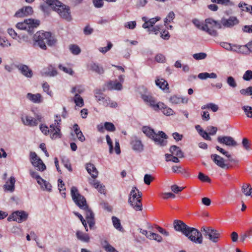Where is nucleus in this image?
Here are the masks:
<instances>
[{"label": "nucleus", "instance_id": "obj_47", "mask_svg": "<svg viewBox=\"0 0 252 252\" xmlns=\"http://www.w3.org/2000/svg\"><path fill=\"white\" fill-rule=\"evenodd\" d=\"M7 32L12 38L17 40L19 35H18L17 33L13 29L11 28L7 29Z\"/></svg>", "mask_w": 252, "mask_h": 252}, {"label": "nucleus", "instance_id": "obj_63", "mask_svg": "<svg viewBox=\"0 0 252 252\" xmlns=\"http://www.w3.org/2000/svg\"><path fill=\"white\" fill-rule=\"evenodd\" d=\"M207 56L204 53H196L193 55V57L197 60L204 59Z\"/></svg>", "mask_w": 252, "mask_h": 252}, {"label": "nucleus", "instance_id": "obj_6", "mask_svg": "<svg viewBox=\"0 0 252 252\" xmlns=\"http://www.w3.org/2000/svg\"><path fill=\"white\" fill-rule=\"evenodd\" d=\"M205 25L206 26L205 32L213 36H217L218 35V32L216 29L221 28V25L220 23L212 18L205 19Z\"/></svg>", "mask_w": 252, "mask_h": 252}, {"label": "nucleus", "instance_id": "obj_41", "mask_svg": "<svg viewBox=\"0 0 252 252\" xmlns=\"http://www.w3.org/2000/svg\"><path fill=\"white\" fill-rule=\"evenodd\" d=\"M0 46L4 48L10 47L11 44L6 37L0 36Z\"/></svg>", "mask_w": 252, "mask_h": 252}, {"label": "nucleus", "instance_id": "obj_54", "mask_svg": "<svg viewBox=\"0 0 252 252\" xmlns=\"http://www.w3.org/2000/svg\"><path fill=\"white\" fill-rule=\"evenodd\" d=\"M74 214L76 216H77L78 217V218L81 220L82 224L83 225V226L85 227V230L86 231H88V228L86 220L83 218V216L79 213H74Z\"/></svg>", "mask_w": 252, "mask_h": 252}, {"label": "nucleus", "instance_id": "obj_51", "mask_svg": "<svg viewBox=\"0 0 252 252\" xmlns=\"http://www.w3.org/2000/svg\"><path fill=\"white\" fill-rule=\"evenodd\" d=\"M69 49L74 55H78L81 52L80 48L76 45H71Z\"/></svg>", "mask_w": 252, "mask_h": 252}, {"label": "nucleus", "instance_id": "obj_57", "mask_svg": "<svg viewBox=\"0 0 252 252\" xmlns=\"http://www.w3.org/2000/svg\"><path fill=\"white\" fill-rule=\"evenodd\" d=\"M243 79L245 81H250L252 79V71L247 70L243 75Z\"/></svg>", "mask_w": 252, "mask_h": 252}, {"label": "nucleus", "instance_id": "obj_15", "mask_svg": "<svg viewBox=\"0 0 252 252\" xmlns=\"http://www.w3.org/2000/svg\"><path fill=\"white\" fill-rule=\"evenodd\" d=\"M130 145L134 151L141 152L144 150V145L141 140L137 136H132L131 138Z\"/></svg>", "mask_w": 252, "mask_h": 252}, {"label": "nucleus", "instance_id": "obj_11", "mask_svg": "<svg viewBox=\"0 0 252 252\" xmlns=\"http://www.w3.org/2000/svg\"><path fill=\"white\" fill-rule=\"evenodd\" d=\"M16 27L20 30L25 31L31 35L32 34V19L29 18L24 20L22 22L17 23Z\"/></svg>", "mask_w": 252, "mask_h": 252}, {"label": "nucleus", "instance_id": "obj_48", "mask_svg": "<svg viewBox=\"0 0 252 252\" xmlns=\"http://www.w3.org/2000/svg\"><path fill=\"white\" fill-rule=\"evenodd\" d=\"M240 93L243 95H252V87L250 86L246 89H242L240 90Z\"/></svg>", "mask_w": 252, "mask_h": 252}, {"label": "nucleus", "instance_id": "obj_33", "mask_svg": "<svg viewBox=\"0 0 252 252\" xmlns=\"http://www.w3.org/2000/svg\"><path fill=\"white\" fill-rule=\"evenodd\" d=\"M91 69L99 74H102L104 72L103 68L95 63H93L91 65Z\"/></svg>", "mask_w": 252, "mask_h": 252}, {"label": "nucleus", "instance_id": "obj_39", "mask_svg": "<svg viewBox=\"0 0 252 252\" xmlns=\"http://www.w3.org/2000/svg\"><path fill=\"white\" fill-rule=\"evenodd\" d=\"M147 238L150 240H155L158 242H160L162 240V237L159 235L150 232H149V235L147 236Z\"/></svg>", "mask_w": 252, "mask_h": 252}, {"label": "nucleus", "instance_id": "obj_45", "mask_svg": "<svg viewBox=\"0 0 252 252\" xmlns=\"http://www.w3.org/2000/svg\"><path fill=\"white\" fill-rule=\"evenodd\" d=\"M213 3H217L219 4H222L225 6L232 5L230 0H211Z\"/></svg>", "mask_w": 252, "mask_h": 252}, {"label": "nucleus", "instance_id": "obj_28", "mask_svg": "<svg viewBox=\"0 0 252 252\" xmlns=\"http://www.w3.org/2000/svg\"><path fill=\"white\" fill-rule=\"evenodd\" d=\"M76 236L77 239L82 242L85 243H89L90 242V236L87 233H85L81 231H77L76 233Z\"/></svg>", "mask_w": 252, "mask_h": 252}, {"label": "nucleus", "instance_id": "obj_56", "mask_svg": "<svg viewBox=\"0 0 252 252\" xmlns=\"http://www.w3.org/2000/svg\"><path fill=\"white\" fill-rule=\"evenodd\" d=\"M154 179V178L150 174H146L144 175V182L147 185H149Z\"/></svg>", "mask_w": 252, "mask_h": 252}, {"label": "nucleus", "instance_id": "obj_25", "mask_svg": "<svg viewBox=\"0 0 252 252\" xmlns=\"http://www.w3.org/2000/svg\"><path fill=\"white\" fill-rule=\"evenodd\" d=\"M156 85L162 90L169 92V86L167 82L163 78L157 79L155 81Z\"/></svg>", "mask_w": 252, "mask_h": 252}, {"label": "nucleus", "instance_id": "obj_23", "mask_svg": "<svg viewBox=\"0 0 252 252\" xmlns=\"http://www.w3.org/2000/svg\"><path fill=\"white\" fill-rule=\"evenodd\" d=\"M160 19L159 17H156L155 18H152L149 19V20H146V17H143L142 20L145 22L142 25V27L144 29H150L151 27L154 26V25Z\"/></svg>", "mask_w": 252, "mask_h": 252}, {"label": "nucleus", "instance_id": "obj_27", "mask_svg": "<svg viewBox=\"0 0 252 252\" xmlns=\"http://www.w3.org/2000/svg\"><path fill=\"white\" fill-rule=\"evenodd\" d=\"M170 152L172 155H174L178 158H182L184 157V153L180 147L173 145L170 147Z\"/></svg>", "mask_w": 252, "mask_h": 252}, {"label": "nucleus", "instance_id": "obj_2", "mask_svg": "<svg viewBox=\"0 0 252 252\" xmlns=\"http://www.w3.org/2000/svg\"><path fill=\"white\" fill-rule=\"evenodd\" d=\"M56 118L54 123L50 126V129L47 126L43 124L40 125L39 127L40 130L44 134L47 135L50 134V137L52 139L61 138L62 136L60 126L61 122L60 116L56 115Z\"/></svg>", "mask_w": 252, "mask_h": 252}, {"label": "nucleus", "instance_id": "obj_24", "mask_svg": "<svg viewBox=\"0 0 252 252\" xmlns=\"http://www.w3.org/2000/svg\"><path fill=\"white\" fill-rule=\"evenodd\" d=\"M86 169L93 179H95L97 177L98 171L93 164L91 163H86Z\"/></svg>", "mask_w": 252, "mask_h": 252}, {"label": "nucleus", "instance_id": "obj_61", "mask_svg": "<svg viewBox=\"0 0 252 252\" xmlns=\"http://www.w3.org/2000/svg\"><path fill=\"white\" fill-rule=\"evenodd\" d=\"M148 29V32L149 33H154L155 34H157L160 31V27L159 26H156L155 27L153 26Z\"/></svg>", "mask_w": 252, "mask_h": 252}, {"label": "nucleus", "instance_id": "obj_50", "mask_svg": "<svg viewBox=\"0 0 252 252\" xmlns=\"http://www.w3.org/2000/svg\"><path fill=\"white\" fill-rule=\"evenodd\" d=\"M245 114L249 118H252V107L249 106H244L242 107Z\"/></svg>", "mask_w": 252, "mask_h": 252}, {"label": "nucleus", "instance_id": "obj_16", "mask_svg": "<svg viewBox=\"0 0 252 252\" xmlns=\"http://www.w3.org/2000/svg\"><path fill=\"white\" fill-rule=\"evenodd\" d=\"M211 158L213 162L219 167L222 169H228L229 166L225 163L224 158L217 154H212L211 155Z\"/></svg>", "mask_w": 252, "mask_h": 252}, {"label": "nucleus", "instance_id": "obj_14", "mask_svg": "<svg viewBox=\"0 0 252 252\" xmlns=\"http://www.w3.org/2000/svg\"><path fill=\"white\" fill-rule=\"evenodd\" d=\"M137 198L128 197V202L135 211H142L143 209L141 202L142 193L139 194Z\"/></svg>", "mask_w": 252, "mask_h": 252}, {"label": "nucleus", "instance_id": "obj_30", "mask_svg": "<svg viewBox=\"0 0 252 252\" xmlns=\"http://www.w3.org/2000/svg\"><path fill=\"white\" fill-rule=\"evenodd\" d=\"M21 119L22 123L25 126H32V118L30 115L26 113H23L21 116Z\"/></svg>", "mask_w": 252, "mask_h": 252}, {"label": "nucleus", "instance_id": "obj_53", "mask_svg": "<svg viewBox=\"0 0 252 252\" xmlns=\"http://www.w3.org/2000/svg\"><path fill=\"white\" fill-rule=\"evenodd\" d=\"M198 178L199 180L202 182L208 183L211 182V179L209 177L201 172L199 173Z\"/></svg>", "mask_w": 252, "mask_h": 252}, {"label": "nucleus", "instance_id": "obj_64", "mask_svg": "<svg viewBox=\"0 0 252 252\" xmlns=\"http://www.w3.org/2000/svg\"><path fill=\"white\" fill-rule=\"evenodd\" d=\"M239 7L241 8L243 11L249 12L250 10L251 5H249L248 4L245 2H240L239 4Z\"/></svg>", "mask_w": 252, "mask_h": 252}, {"label": "nucleus", "instance_id": "obj_3", "mask_svg": "<svg viewBox=\"0 0 252 252\" xmlns=\"http://www.w3.org/2000/svg\"><path fill=\"white\" fill-rule=\"evenodd\" d=\"M35 43L42 49L46 50V43L49 46L55 45L57 40L52 36L51 32L43 31L37 32L33 36Z\"/></svg>", "mask_w": 252, "mask_h": 252}, {"label": "nucleus", "instance_id": "obj_42", "mask_svg": "<svg viewBox=\"0 0 252 252\" xmlns=\"http://www.w3.org/2000/svg\"><path fill=\"white\" fill-rule=\"evenodd\" d=\"M175 17V15L174 12L170 11L164 20V25L166 26L169 23L172 22Z\"/></svg>", "mask_w": 252, "mask_h": 252}, {"label": "nucleus", "instance_id": "obj_62", "mask_svg": "<svg viewBox=\"0 0 252 252\" xmlns=\"http://www.w3.org/2000/svg\"><path fill=\"white\" fill-rule=\"evenodd\" d=\"M59 68L60 69L63 70V72H64L66 73H68L69 74L72 75L73 73V71L70 67H66L63 66L61 64H60L59 65Z\"/></svg>", "mask_w": 252, "mask_h": 252}, {"label": "nucleus", "instance_id": "obj_5", "mask_svg": "<svg viewBox=\"0 0 252 252\" xmlns=\"http://www.w3.org/2000/svg\"><path fill=\"white\" fill-rule=\"evenodd\" d=\"M201 232L203 233L205 237L208 238L214 243H218L220 237V233L217 230L211 227H202Z\"/></svg>", "mask_w": 252, "mask_h": 252}, {"label": "nucleus", "instance_id": "obj_35", "mask_svg": "<svg viewBox=\"0 0 252 252\" xmlns=\"http://www.w3.org/2000/svg\"><path fill=\"white\" fill-rule=\"evenodd\" d=\"M46 76H55L57 75L58 72L56 69L52 65H50L48 67V70L44 72Z\"/></svg>", "mask_w": 252, "mask_h": 252}, {"label": "nucleus", "instance_id": "obj_34", "mask_svg": "<svg viewBox=\"0 0 252 252\" xmlns=\"http://www.w3.org/2000/svg\"><path fill=\"white\" fill-rule=\"evenodd\" d=\"M74 101L76 105L79 107H82L84 105L83 98L78 94H75Z\"/></svg>", "mask_w": 252, "mask_h": 252}, {"label": "nucleus", "instance_id": "obj_36", "mask_svg": "<svg viewBox=\"0 0 252 252\" xmlns=\"http://www.w3.org/2000/svg\"><path fill=\"white\" fill-rule=\"evenodd\" d=\"M193 24L199 30L205 32V23L201 22L199 20L194 19L192 20Z\"/></svg>", "mask_w": 252, "mask_h": 252}, {"label": "nucleus", "instance_id": "obj_55", "mask_svg": "<svg viewBox=\"0 0 252 252\" xmlns=\"http://www.w3.org/2000/svg\"><path fill=\"white\" fill-rule=\"evenodd\" d=\"M42 88L44 92L46 93L50 96H52V92L50 90V86L47 82H44L43 83Z\"/></svg>", "mask_w": 252, "mask_h": 252}, {"label": "nucleus", "instance_id": "obj_19", "mask_svg": "<svg viewBox=\"0 0 252 252\" xmlns=\"http://www.w3.org/2000/svg\"><path fill=\"white\" fill-rule=\"evenodd\" d=\"M32 13V7L24 6L19 9L15 13L14 16L17 18H23L30 15Z\"/></svg>", "mask_w": 252, "mask_h": 252}, {"label": "nucleus", "instance_id": "obj_52", "mask_svg": "<svg viewBox=\"0 0 252 252\" xmlns=\"http://www.w3.org/2000/svg\"><path fill=\"white\" fill-rule=\"evenodd\" d=\"M163 109L162 112L166 116L172 115L174 114V111L170 108L165 107L164 104L163 108H159L158 109Z\"/></svg>", "mask_w": 252, "mask_h": 252}, {"label": "nucleus", "instance_id": "obj_38", "mask_svg": "<svg viewBox=\"0 0 252 252\" xmlns=\"http://www.w3.org/2000/svg\"><path fill=\"white\" fill-rule=\"evenodd\" d=\"M174 155L171 154H165V160L166 161H172L175 163H178L180 162L178 157L174 156Z\"/></svg>", "mask_w": 252, "mask_h": 252}, {"label": "nucleus", "instance_id": "obj_58", "mask_svg": "<svg viewBox=\"0 0 252 252\" xmlns=\"http://www.w3.org/2000/svg\"><path fill=\"white\" fill-rule=\"evenodd\" d=\"M199 134L203 137L205 139L211 141L212 138L209 135V132L207 133L206 131L203 130L202 129H200L199 131Z\"/></svg>", "mask_w": 252, "mask_h": 252}, {"label": "nucleus", "instance_id": "obj_32", "mask_svg": "<svg viewBox=\"0 0 252 252\" xmlns=\"http://www.w3.org/2000/svg\"><path fill=\"white\" fill-rule=\"evenodd\" d=\"M198 77L202 80L206 79L208 78L215 79L217 77V75L215 73L212 72L209 73L208 72L200 73L198 74Z\"/></svg>", "mask_w": 252, "mask_h": 252}, {"label": "nucleus", "instance_id": "obj_1", "mask_svg": "<svg viewBox=\"0 0 252 252\" xmlns=\"http://www.w3.org/2000/svg\"><path fill=\"white\" fill-rule=\"evenodd\" d=\"M71 195L75 204L80 209L84 211L85 218L90 228L91 229H94L95 225L94 215L87 204L85 198L79 193L78 189L75 187L71 188Z\"/></svg>", "mask_w": 252, "mask_h": 252}, {"label": "nucleus", "instance_id": "obj_49", "mask_svg": "<svg viewBox=\"0 0 252 252\" xmlns=\"http://www.w3.org/2000/svg\"><path fill=\"white\" fill-rule=\"evenodd\" d=\"M42 117L40 115L34 114V117L32 118V126H37L42 121Z\"/></svg>", "mask_w": 252, "mask_h": 252}, {"label": "nucleus", "instance_id": "obj_18", "mask_svg": "<svg viewBox=\"0 0 252 252\" xmlns=\"http://www.w3.org/2000/svg\"><path fill=\"white\" fill-rule=\"evenodd\" d=\"M95 97L97 101H101V103L104 106H108L110 101V98H105L104 94L102 92L101 90H96L94 92Z\"/></svg>", "mask_w": 252, "mask_h": 252}, {"label": "nucleus", "instance_id": "obj_9", "mask_svg": "<svg viewBox=\"0 0 252 252\" xmlns=\"http://www.w3.org/2000/svg\"><path fill=\"white\" fill-rule=\"evenodd\" d=\"M32 178H34L40 188L43 190H47L49 192L52 190V185L50 183L42 179L39 175H37L35 172H32Z\"/></svg>", "mask_w": 252, "mask_h": 252}, {"label": "nucleus", "instance_id": "obj_29", "mask_svg": "<svg viewBox=\"0 0 252 252\" xmlns=\"http://www.w3.org/2000/svg\"><path fill=\"white\" fill-rule=\"evenodd\" d=\"M242 191L246 196L252 197V188L249 184L245 183L243 185Z\"/></svg>", "mask_w": 252, "mask_h": 252}, {"label": "nucleus", "instance_id": "obj_26", "mask_svg": "<svg viewBox=\"0 0 252 252\" xmlns=\"http://www.w3.org/2000/svg\"><path fill=\"white\" fill-rule=\"evenodd\" d=\"M15 182V178L13 176L10 177L4 185V189L7 191L13 192L14 190Z\"/></svg>", "mask_w": 252, "mask_h": 252}, {"label": "nucleus", "instance_id": "obj_12", "mask_svg": "<svg viewBox=\"0 0 252 252\" xmlns=\"http://www.w3.org/2000/svg\"><path fill=\"white\" fill-rule=\"evenodd\" d=\"M27 214L24 211H16L8 218L9 221H16L19 223L24 221L27 218Z\"/></svg>", "mask_w": 252, "mask_h": 252}, {"label": "nucleus", "instance_id": "obj_37", "mask_svg": "<svg viewBox=\"0 0 252 252\" xmlns=\"http://www.w3.org/2000/svg\"><path fill=\"white\" fill-rule=\"evenodd\" d=\"M58 187H59V189L60 190V192L61 193L62 196L63 198H65V188H64V184L63 181L61 179H59L58 180Z\"/></svg>", "mask_w": 252, "mask_h": 252}, {"label": "nucleus", "instance_id": "obj_21", "mask_svg": "<svg viewBox=\"0 0 252 252\" xmlns=\"http://www.w3.org/2000/svg\"><path fill=\"white\" fill-rule=\"evenodd\" d=\"M239 23V20L235 17H230L228 19L222 18L221 24L225 27L231 28Z\"/></svg>", "mask_w": 252, "mask_h": 252}, {"label": "nucleus", "instance_id": "obj_4", "mask_svg": "<svg viewBox=\"0 0 252 252\" xmlns=\"http://www.w3.org/2000/svg\"><path fill=\"white\" fill-rule=\"evenodd\" d=\"M142 130L148 137L154 140L156 144L162 146L166 144L167 136L163 131H159L157 133L153 129L148 126H143Z\"/></svg>", "mask_w": 252, "mask_h": 252}, {"label": "nucleus", "instance_id": "obj_17", "mask_svg": "<svg viewBox=\"0 0 252 252\" xmlns=\"http://www.w3.org/2000/svg\"><path fill=\"white\" fill-rule=\"evenodd\" d=\"M218 142L228 146H236L237 144L234 139L231 136H219L217 138Z\"/></svg>", "mask_w": 252, "mask_h": 252}, {"label": "nucleus", "instance_id": "obj_40", "mask_svg": "<svg viewBox=\"0 0 252 252\" xmlns=\"http://www.w3.org/2000/svg\"><path fill=\"white\" fill-rule=\"evenodd\" d=\"M43 98L41 94L37 93L32 94V102L34 103H41L43 102Z\"/></svg>", "mask_w": 252, "mask_h": 252}, {"label": "nucleus", "instance_id": "obj_10", "mask_svg": "<svg viewBox=\"0 0 252 252\" xmlns=\"http://www.w3.org/2000/svg\"><path fill=\"white\" fill-rule=\"evenodd\" d=\"M195 230L193 232H189V235L186 236L191 242L201 244L203 243V236L201 233L196 228L190 227Z\"/></svg>", "mask_w": 252, "mask_h": 252}, {"label": "nucleus", "instance_id": "obj_60", "mask_svg": "<svg viewBox=\"0 0 252 252\" xmlns=\"http://www.w3.org/2000/svg\"><path fill=\"white\" fill-rule=\"evenodd\" d=\"M184 187H180L177 185H173L171 187L172 191L175 193H178L179 192L182 191L184 189Z\"/></svg>", "mask_w": 252, "mask_h": 252}, {"label": "nucleus", "instance_id": "obj_46", "mask_svg": "<svg viewBox=\"0 0 252 252\" xmlns=\"http://www.w3.org/2000/svg\"><path fill=\"white\" fill-rule=\"evenodd\" d=\"M226 82L227 84L232 88H235L237 87V83L234 78L232 76L227 77Z\"/></svg>", "mask_w": 252, "mask_h": 252}, {"label": "nucleus", "instance_id": "obj_44", "mask_svg": "<svg viewBox=\"0 0 252 252\" xmlns=\"http://www.w3.org/2000/svg\"><path fill=\"white\" fill-rule=\"evenodd\" d=\"M104 128L108 131L113 132L116 130L114 125L111 122H105L104 124Z\"/></svg>", "mask_w": 252, "mask_h": 252}, {"label": "nucleus", "instance_id": "obj_31", "mask_svg": "<svg viewBox=\"0 0 252 252\" xmlns=\"http://www.w3.org/2000/svg\"><path fill=\"white\" fill-rule=\"evenodd\" d=\"M112 220L114 227L120 231H123L124 229L121 225L120 220L116 217L113 216L112 217Z\"/></svg>", "mask_w": 252, "mask_h": 252}, {"label": "nucleus", "instance_id": "obj_20", "mask_svg": "<svg viewBox=\"0 0 252 252\" xmlns=\"http://www.w3.org/2000/svg\"><path fill=\"white\" fill-rule=\"evenodd\" d=\"M15 67L24 76L27 78H30L32 77V70H31L30 67L27 65L21 63L15 65Z\"/></svg>", "mask_w": 252, "mask_h": 252}, {"label": "nucleus", "instance_id": "obj_7", "mask_svg": "<svg viewBox=\"0 0 252 252\" xmlns=\"http://www.w3.org/2000/svg\"><path fill=\"white\" fill-rule=\"evenodd\" d=\"M174 228L177 231L181 232L185 236L189 235V233L193 232L194 229L190 228L185 223L181 220H175L173 222Z\"/></svg>", "mask_w": 252, "mask_h": 252}, {"label": "nucleus", "instance_id": "obj_13", "mask_svg": "<svg viewBox=\"0 0 252 252\" xmlns=\"http://www.w3.org/2000/svg\"><path fill=\"white\" fill-rule=\"evenodd\" d=\"M32 165L39 171H44L46 169L45 164L35 152H32Z\"/></svg>", "mask_w": 252, "mask_h": 252}, {"label": "nucleus", "instance_id": "obj_43", "mask_svg": "<svg viewBox=\"0 0 252 252\" xmlns=\"http://www.w3.org/2000/svg\"><path fill=\"white\" fill-rule=\"evenodd\" d=\"M140 193H142L136 187H133L128 197L137 198L139 196L138 195Z\"/></svg>", "mask_w": 252, "mask_h": 252}, {"label": "nucleus", "instance_id": "obj_8", "mask_svg": "<svg viewBox=\"0 0 252 252\" xmlns=\"http://www.w3.org/2000/svg\"><path fill=\"white\" fill-rule=\"evenodd\" d=\"M141 97L145 103L149 105L155 110L163 107L164 104L162 102L157 103L155 98L150 94H142Z\"/></svg>", "mask_w": 252, "mask_h": 252}, {"label": "nucleus", "instance_id": "obj_59", "mask_svg": "<svg viewBox=\"0 0 252 252\" xmlns=\"http://www.w3.org/2000/svg\"><path fill=\"white\" fill-rule=\"evenodd\" d=\"M106 139L107 144L109 145V153L110 154H112L113 152V146L112 141L109 135L108 134L106 135Z\"/></svg>", "mask_w": 252, "mask_h": 252}, {"label": "nucleus", "instance_id": "obj_22", "mask_svg": "<svg viewBox=\"0 0 252 252\" xmlns=\"http://www.w3.org/2000/svg\"><path fill=\"white\" fill-rule=\"evenodd\" d=\"M188 98L185 97H180L176 95L171 96L169 98V101L174 104H178L180 103L186 104L188 102Z\"/></svg>", "mask_w": 252, "mask_h": 252}]
</instances>
